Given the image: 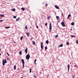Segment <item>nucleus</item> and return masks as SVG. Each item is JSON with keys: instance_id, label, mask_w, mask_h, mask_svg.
Segmentation results:
<instances>
[{"instance_id": "obj_1", "label": "nucleus", "mask_w": 78, "mask_h": 78, "mask_svg": "<svg viewBox=\"0 0 78 78\" xmlns=\"http://www.w3.org/2000/svg\"><path fill=\"white\" fill-rule=\"evenodd\" d=\"M6 63H7V61H6V58H5V59H3L2 60V65L5 66Z\"/></svg>"}, {"instance_id": "obj_2", "label": "nucleus", "mask_w": 78, "mask_h": 78, "mask_svg": "<svg viewBox=\"0 0 78 78\" xmlns=\"http://www.w3.org/2000/svg\"><path fill=\"white\" fill-rule=\"evenodd\" d=\"M30 55H29V54L28 55H27L26 56V59L28 60L30 59Z\"/></svg>"}, {"instance_id": "obj_3", "label": "nucleus", "mask_w": 78, "mask_h": 78, "mask_svg": "<svg viewBox=\"0 0 78 78\" xmlns=\"http://www.w3.org/2000/svg\"><path fill=\"white\" fill-rule=\"evenodd\" d=\"M22 62L23 63V67H24V64H25V62H24V60L23 59H22L21 60Z\"/></svg>"}, {"instance_id": "obj_4", "label": "nucleus", "mask_w": 78, "mask_h": 78, "mask_svg": "<svg viewBox=\"0 0 78 78\" xmlns=\"http://www.w3.org/2000/svg\"><path fill=\"white\" fill-rule=\"evenodd\" d=\"M61 24L62 26V27H66V25L64 24V22H62L61 23Z\"/></svg>"}, {"instance_id": "obj_5", "label": "nucleus", "mask_w": 78, "mask_h": 78, "mask_svg": "<svg viewBox=\"0 0 78 78\" xmlns=\"http://www.w3.org/2000/svg\"><path fill=\"white\" fill-rule=\"evenodd\" d=\"M52 26H51V23H50L49 26V30H51Z\"/></svg>"}, {"instance_id": "obj_6", "label": "nucleus", "mask_w": 78, "mask_h": 78, "mask_svg": "<svg viewBox=\"0 0 78 78\" xmlns=\"http://www.w3.org/2000/svg\"><path fill=\"white\" fill-rule=\"evenodd\" d=\"M27 51H28V48H27L26 49H25V53L26 54H27Z\"/></svg>"}, {"instance_id": "obj_7", "label": "nucleus", "mask_w": 78, "mask_h": 78, "mask_svg": "<svg viewBox=\"0 0 78 78\" xmlns=\"http://www.w3.org/2000/svg\"><path fill=\"white\" fill-rule=\"evenodd\" d=\"M68 72L69 71V69H70V65L68 64L67 66Z\"/></svg>"}, {"instance_id": "obj_8", "label": "nucleus", "mask_w": 78, "mask_h": 78, "mask_svg": "<svg viewBox=\"0 0 78 78\" xmlns=\"http://www.w3.org/2000/svg\"><path fill=\"white\" fill-rule=\"evenodd\" d=\"M55 8H56V9H59V7L58 5H55Z\"/></svg>"}, {"instance_id": "obj_9", "label": "nucleus", "mask_w": 78, "mask_h": 78, "mask_svg": "<svg viewBox=\"0 0 78 78\" xmlns=\"http://www.w3.org/2000/svg\"><path fill=\"white\" fill-rule=\"evenodd\" d=\"M41 49H42V48H43V43L41 42Z\"/></svg>"}, {"instance_id": "obj_10", "label": "nucleus", "mask_w": 78, "mask_h": 78, "mask_svg": "<svg viewBox=\"0 0 78 78\" xmlns=\"http://www.w3.org/2000/svg\"><path fill=\"white\" fill-rule=\"evenodd\" d=\"M26 34L27 37H29V36H30V34L28 33H27Z\"/></svg>"}, {"instance_id": "obj_11", "label": "nucleus", "mask_w": 78, "mask_h": 78, "mask_svg": "<svg viewBox=\"0 0 78 78\" xmlns=\"http://www.w3.org/2000/svg\"><path fill=\"white\" fill-rule=\"evenodd\" d=\"M56 18L57 20H58L59 19V17L58 16H56Z\"/></svg>"}, {"instance_id": "obj_12", "label": "nucleus", "mask_w": 78, "mask_h": 78, "mask_svg": "<svg viewBox=\"0 0 78 78\" xmlns=\"http://www.w3.org/2000/svg\"><path fill=\"white\" fill-rule=\"evenodd\" d=\"M70 17H71V14H69L68 16V19H69Z\"/></svg>"}, {"instance_id": "obj_13", "label": "nucleus", "mask_w": 78, "mask_h": 78, "mask_svg": "<svg viewBox=\"0 0 78 78\" xmlns=\"http://www.w3.org/2000/svg\"><path fill=\"white\" fill-rule=\"evenodd\" d=\"M13 68L14 70H16V65H15L14 66Z\"/></svg>"}, {"instance_id": "obj_14", "label": "nucleus", "mask_w": 78, "mask_h": 78, "mask_svg": "<svg viewBox=\"0 0 78 78\" xmlns=\"http://www.w3.org/2000/svg\"><path fill=\"white\" fill-rule=\"evenodd\" d=\"M46 44H48L49 43V41H48V40H46Z\"/></svg>"}, {"instance_id": "obj_15", "label": "nucleus", "mask_w": 78, "mask_h": 78, "mask_svg": "<svg viewBox=\"0 0 78 78\" xmlns=\"http://www.w3.org/2000/svg\"><path fill=\"white\" fill-rule=\"evenodd\" d=\"M36 61H37V60H36V59H35V60L34 61V62L35 65H36Z\"/></svg>"}, {"instance_id": "obj_16", "label": "nucleus", "mask_w": 78, "mask_h": 78, "mask_svg": "<svg viewBox=\"0 0 78 78\" xmlns=\"http://www.w3.org/2000/svg\"><path fill=\"white\" fill-rule=\"evenodd\" d=\"M22 10H23V11H25V8H22L21 9Z\"/></svg>"}, {"instance_id": "obj_17", "label": "nucleus", "mask_w": 78, "mask_h": 78, "mask_svg": "<svg viewBox=\"0 0 78 78\" xmlns=\"http://www.w3.org/2000/svg\"><path fill=\"white\" fill-rule=\"evenodd\" d=\"M63 44H62L61 45H60L59 46V47H63Z\"/></svg>"}, {"instance_id": "obj_18", "label": "nucleus", "mask_w": 78, "mask_h": 78, "mask_svg": "<svg viewBox=\"0 0 78 78\" xmlns=\"http://www.w3.org/2000/svg\"><path fill=\"white\" fill-rule=\"evenodd\" d=\"M0 16L1 17H4V15L0 14Z\"/></svg>"}, {"instance_id": "obj_19", "label": "nucleus", "mask_w": 78, "mask_h": 78, "mask_svg": "<svg viewBox=\"0 0 78 78\" xmlns=\"http://www.w3.org/2000/svg\"><path fill=\"white\" fill-rule=\"evenodd\" d=\"M32 42H33V44L34 45V44H35V42H34V41H33Z\"/></svg>"}, {"instance_id": "obj_20", "label": "nucleus", "mask_w": 78, "mask_h": 78, "mask_svg": "<svg viewBox=\"0 0 78 78\" xmlns=\"http://www.w3.org/2000/svg\"><path fill=\"white\" fill-rule=\"evenodd\" d=\"M5 28L6 29H8V28H10V27H5Z\"/></svg>"}, {"instance_id": "obj_21", "label": "nucleus", "mask_w": 78, "mask_h": 78, "mask_svg": "<svg viewBox=\"0 0 78 78\" xmlns=\"http://www.w3.org/2000/svg\"><path fill=\"white\" fill-rule=\"evenodd\" d=\"M23 36H22V37H21L20 38V39L21 40H22V39H23Z\"/></svg>"}, {"instance_id": "obj_22", "label": "nucleus", "mask_w": 78, "mask_h": 78, "mask_svg": "<svg viewBox=\"0 0 78 78\" xmlns=\"http://www.w3.org/2000/svg\"><path fill=\"white\" fill-rule=\"evenodd\" d=\"M12 11H16V9H12Z\"/></svg>"}, {"instance_id": "obj_23", "label": "nucleus", "mask_w": 78, "mask_h": 78, "mask_svg": "<svg viewBox=\"0 0 78 78\" xmlns=\"http://www.w3.org/2000/svg\"><path fill=\"white\" fill-rule=\"evenodd\" d=\"M71 25H74V23H73V22L72 23H71Z\"/></svg>"}, {"instance_id": "obj_24", "label": "nucleus", "mask_w": 78, "mask_h": 78, "mask_svg": "<svg viewBox=\"0 0 78 78\" xmlns=\"http://www.w3.org/2000/svg\"><path fill=\"white\" fill-rule=\"evenodd\" d=\"M25 29L26 30H27V25H26V27H25Z\"/></svg>"}, {"instance_id": "obj_25", "label": "nucleus", "mask_w": 78, "mask_h": 78, "mask_svg": "<svg viewBox=\"0 0 78 78\" xmlns=\"http://www.w3.org/2000/svg\"><path fill=\"white\" fill-rule=\"evenodd\" d=\"M22 51H20V55H22Z\"/></svg>"}, {"instance_id": "obj_26", "label": "nucleus", "mask_w": 78, "mask_h": 78, "mask_svg": "<svg viewBox=\"0 0 78 78\" xmlns=\"http://www.w3.org/2000/svg\"><path fill=\"white\" fill-rule=\"evenodd\" d=\"M66 45H69V42H67L66 43Z\"/></svg>"}, {"instance_id": "obj_27", "label": "nucleus", "mask_w": 78, "mask_h": 78, "mask_svg": "<svg viewBox=\"0 0 78 78\" xmlns=\"http://www.w3.org/2000/svg\"><path fill=\"white\" fill-rule=\"evenodd\" d=\"M50 16H48L47 18H48V20H49V19H50Z\"/></svg>"}, {"instance_id": "obj_28", "label": "nucleus", "mask_w": 78, "mask_h": 78, "mask_svg": "<svg viewBox=\"0 0 78 78\" xmlns=\"http://www.w3.org/2000/svg\"><path fill=\"white\" fill-rule=\"evenodd\" d=\"M30 73H31V69H30Z\"/></svg>"}, {"instance_id": "obj_29", "label": "nucleus", "mask_w": 78, "mask_h": 78, "mask_svg": "<svg viewBox=\"0 0 78 78\" xmlns=\"http://www.w3.org/2000/svg\"><path fill=\"white\" fill-rule=\"evenodd\" d=\"M13 18L14 19H16V16H13Z\"/></svg>"}, {"instance_id": "obj_30", "label": "nucleus", "mask_w": 78, "mask_h": 78, "mask_svg": "<svg viewBox=\"0 0 78 78\" xmlns=\"http://www.w3.org/2000/svg\"><path fill=\"white\" fill-rule=\"evenodd\" d=\"M71 37H75V36L74 35H72Z\"/></svg>"}, {"instance_id": "obj_31", "label": "nucleus", "mask_w": 78, "mask_h": 78, "mask_svg": "<svg viewBox=\"0 0 78 78\" xmlns=\"http://www.w3.org/2000/svg\"><path fill=\"white\" fill-rule=\"evenodd\" d=\"M48 6V4H47L46 3L45 4V6L46 7V6Z\"/></svg>"}, {"instance_id": "obj_32", "label": "nucleus", "mask_w": 78, "mask_h": 78, "mask_svg": "<svg viewBox=\"0 0 78 78\" xmlns=\"http://www.w3.org/2000/svg\"><path fill=\"white\" fill-rule=\"evenodd\" d=\"M76 43L77 44H78V40L76 41Z\"/></svg>"}, {"instance_id": "obj_33", "label": "nucleus", "mask_w": 78, "mask_h": 78, "mask_svg": "<svg viewBox=\"0 0 78 78\" xmlns=\"http://www.w3.org/2000/svg\"><path fill=\"white\" fill-rule=\"evenodd\" d=\"M45 50H47V46L45 47Z\"/></svg>"}, {"instance_id": "obj_34", "label": "nucleus", "mask_w": 78, "mask_h": 78, "mask_svg": "<svg viewBox=\"0 0 78 78\" xmlns=\"http://www.w3.org/2000/svg\"><path fill=\"white\" fill-rule=\"evenodd\" d=\"M45 25V26H47V23H46Z\"/></svg>"}, {"instance_id": "obj_35", "label": "nucleus", "mask_w": 78, "mask_h": 78, "mask_svg": "<svg viewBox=\"0 0 78 78\" xmlns=\"http://www.w3.org/2000/svg\"><path fill=\"white\" fill-rule=\"evenodd\" d=\"M7 54L8 56H9V54H8V53H7Z\"/></svg>"}, {"instance_id": "obj_36", "label": "nucleus", "mask_w": 78, "mask_h": 78, "mask_svg": "<svg viewBox=\"0 0 78 78\" xmlns=\"http://www.w3.org/2000/svg\"><path fill=\"white\" fill-rule=\"evenodd\" d=\"M19 20V19H16V21H18V20Z\"/></svg>"}, {"instance_id": "obj_37", "label": "nucleus", "mask_w": 78, "mask_h": 78, "mask_svg": "<svg viewBox=\"0 0 78 78\" xmlns=\"http://www.w3.org/2000/svg\"><path fill=\"white\" fill-rule=\"evenodd\" d=\"M36 27L37 28H39V27H38V26L37 25L36 26Z\"/></svg>"}, {"instance_id": "obj_38", "label": "nucleus", "mask_w": 78, "mask_h": 78, "mask_svg": "<svg viewBox=\"0 0 78 78\" xmlns=\"http://www.w3.org/2000/svg\"><path fill=\"white\" fill-rule=\"evenodd\" d=\"M34 78H36V76H34Z\"/></svg>"}, {"instance_id": "obj_39", "label": "nucleus", "mask_w": 78, "mask_h": 78, "mask_svg": "<svg viewBox=\"0 0 78 78\" xmlns=\"http://www.w3.org/2000/svg\"><path fill=\"white\" fill-rule=\"evenodd\" d=\"M55 37H58V35H55Z\"/></svg>"}, {"instance_id": "obj_40", "label": "nucleus", "mask_w": 78, "mask_h": 78, "mask_svg": "<svg viewBox=\"0 0 78 78\" xmlns=\"http://www.w3.org/2000/svg\"><path fill=\"white\" fill-rule=\"evenodd\" d=\"M3 21V20H0V22H2Z\"/></svg>"}, {"instance_id": "obj_41", "label": "nucleus", "mask_w": 78, "mask_h": 78, "mask_svg": "<svg viewBox=\"0 0 78 78\" xmlns=\"http://www.w3.org/2000/svg\"><path fill=\"white\" fill-rule=\"evenodd\" d=\"M75 67H77V66H76V65L75 66Z\"/></svg>"}, {"instance_id": "obj_42", "label": "nucleus", "mask_w": 78, "mask_h": 78, "mask_svg": "<svg viewBox=\"0 0 78 78\" xmlns=\"http://www.w3.org/2000/svg\"><path fill=\"white\" fill-rule=\"evenodd\" d=\"M32 39H33V38H31V40H32Z\"/></svg>"}, {"instance_id": "obj_43", "label": "nucleus", "mask_w": 78, "mask_h": 78, "mask_svg": "<svg viewBox=\"0 0 78 78\" xmlns=\"http://www.w3.org/2000/svg\"><path fill=\"white\" fill-rule=\"evenodd\" d=\"M73 78H74V76H73Z\"/></svg>"}, {"instance_id": "obj_44", "label": "nucleus", "mask_w": 78, "mask_h": 78, "mask_svg": "<svg viewBox=\"0 0 78 78\" xmlns=\"http://www.w3.org/2000/svg\"><path fill=\"white\" fill-rule=\"evenodd\" d=\"M1 50V49H0V51Z\"/></svg>"}, {"instance_id": "obj_45", "label": "nucleus", "mask_w": 78, "mask_h": 78, "mask_svg": "<svg viewBox=\"0 0 78 78\" xmlns=\"http://www.w3.org/2000/svg\"><path fill=\"white\" fill-rule=\"evenodd\" d=\"M14 43H16V42L15 41H14Z\"/></svg>"}, {"instance_id": "obj_46", "label": "nucleus", "mask_w": 78, "mask_h": 78, "mask_svg": "<svg viewBox=\"0 0 78 78\" xmlns=\"http://www.w3.org/2000/svg\"><path fill=\"white\" fill-rule=\"evenodd\" d=\"M1 53H0V56H1Z\"/></svg>"}, {"instance_id": "obj_47", "label": "nucleus", "mask_w": 78, "mask_h": 78, "mask_svg": "<svg viewBox=\"0 0 78 78\" xmlns=\"http://www.w3.org/2000/svg\"><path fill=\"white\" fill-rule=\"evenodd\" d=\"M20 78H23V77H21Z\"/></svg>"}, {"instance_id": "obj_48", "label": "nucleus", "mask_w": 78, "mask_h": 78, "mask_svg": "<svg viewBox=\"0 0 78 78\" xmlns=\"http://www.w3.org/2000/svg\"><path fill=\"white\" fill-rule=\"evenodd\" d=\"M50 31H51V30H50Z\"/></svg>"}, {"instance_id": "obj_49", "label": "nucleus", "mask_w": 78, "mask_h": 78, "mask_svg": "<svg viewBox=\"0 0 78 78\" xmlns=\"http://www.w3.org/2000/svg\"><path fill=\"white\" fill-rule=\"evenodd\" d=\"M19 54H20V52H19Z\"/></svg>"}, {"instance_id": "obj_50", "label": "nucleus", "mask_w": 78, "mask_h": 78, "mask_svg": "<svg viewBox=\"0 0 78 78\" xmlns=\"http://www.w3.org/2000/svg\"><path fill=\"white\" fill-rule=\"evenodd\" d=\"M70 30H72V29H70Z\"/></svg>"}, {"instance_id": "obj_51", "label": "nucleus", "mask_w": 78, "mask_h": 78, "mask_svg": "<svg viewBox=\"0 0 78 78\" xmlns=\"http://www.w3.org/2000/svg\"><path fill=\"white\" fill-rule=\"evenodd\" d=\"M36 25H37V24H36Z\"/></svg>"}]
</instances>
